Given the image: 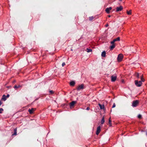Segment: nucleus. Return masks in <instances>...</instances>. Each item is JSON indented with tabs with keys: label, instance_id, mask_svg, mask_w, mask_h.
<instances>
[{
	"label": "nucleus",
	"instance_id": "1",
	"mask_svg": "<svg viewBox=\"0 0 147 147\" xmlns=\"http://www.w3.org/2000/svg\"><path fill=\"white\" fill-rule=\"evenodd\" d=\"M135 85L137 87H140L142 84V81H138L137 80L135 81Z\"/></svg>",
	"mask_w": 147,
	"mask_h": 147
},
{
	"label": "nucleus",
	"instance_id": "2",
	"mask_svg": "<svg viewBox=\"0 0 147 147\" xmlns=\"http://www.w3.org/2000/svg\"><path fill=\"white\" fill-rule=\"evenodd\" d=\"M123 55L122 54H119L117 58V60L118 62H120L122 61L123 58Z\"/></svg>",
	"mask_w": 147,
	"mask_h": 147
},
{
	"label": "nucleus",
	"instance_id": "3",
	"mask_svg": "<svg viewBox=\"0 0 147 147\" xmlns=\"http://www.w3.org/2000/svg\"><path fill=\"white\" fill-rule=\"evenodd\" d=\"M139 103V101L138 100H136L133 101L132 104V106L134 107H136L137 106Z\"/></svg>",
	"mask_w": 147,
	"mask_h": 147
},
{
	"label": "nucleus",
	"instance_id": "4",
	"mask_svg": "<svg viewBox=\"0 0 147 147\" xmlns=\"http://www.w3.org/2000/svg\"><path fill=\"white\" fill-rule=\"evenodd\" d=\"M84 89V85L83 84H81L79 85L77 88V90H80Z\"/></svg>",
	"mask_w": 147,
	"mask_h": 147
},
{
	"label": "nucleus",
	"instance_id": "5",
	"mask_svg": "<svg viewBox=\"0 0 147 147\" xmlns=\"http://www.w3.org/2000/svg\"><path fill=\"white\" fill-rule=\"evenodd\" d=\"M77 102L76 101H72L70 103V107L71 109L74 107V105Z\"/></svg>",
	"mask_w": 147,
	"mask_h": 147
},
{
	"label": "nucleus",
	"instance_id": "6",
	"mask_svg": "<svg viewBox=\"0 0 147 147\" xmlns=\"http://www.w3.org/2000/svg\"><path fill=\"white\" fill-rule=\"evenodd\" d=\"M117 77L116 76H111V81L112 82H115L116 80Z\"/></svg>",
	"mask_w": 147,
	"mask_h": 147
},
{
	"label": "nucleus",
	"instance_id": "7",
	"mask_svg": "<svg viewBox=\"0 0 147 147\" xmlns=\"http://www.w3.org/2000/svg\"><path fill=\"white\" fill-rule=\"evenodd\" d=\"M100 128L101 127L100 126H98L97 127L96 132V135H98L100 132L101 131Z\"/></svg>",
	"mask_w": 147,
	"mask_h": 147
},
{
	"label": "nucleus",
	"instance_id": "8",
	"mask_svg": "<svg viewBox=\"0 0 147 147\" xmlns=\"http://www.w3.org/2000/svg\"><path fill=\"white\" fill-rule=\"evenodd\" d=\"M123 9L122 6H121L119 7H117L116 9V11L118 12L121 11Z\"/></svg>",
	"mask_w": 147,
	"mask_h": 147
},
{
	"label": "nucleus",
	"instance_id": "9",
	"mask_svg": "<svg viewBox=\"0 0 147 147\" xmlns=\"http://www.w3.org/2000/svg\"><path fill=\"white\" fill-rule=\"evenodd\" d=\"M112 9V7H111L107 8L105 9V11L107 13H110V11Z\"/></svg>",
	"mask_w": 147,
	"mask_h": 147
},
{
	"label": "nucleus",
	"instance_id": "10",
	"mask_svg": "<svg viewBox=\"0 0 147 147\" xmlns=\"http://www.w3.org/2000/svg\"><path fill=\"white\" fill-rule=\"evenodd\" d=\"M35 109L32 108L31 109H29L28 111L30 114H32L33 113V112L35 111Z\"/></svg>",
	"mask_w": 147,
	"mask_h": 147
},
{
	"label": "nucleus",
	"instance_id": "11",
	"mask_svg": "<svg viewBox=\"0 0 147 147\" xmlns=\"http://www.w3.org/2000/svg\"><path fill=\"white\" fill-rule=\"evenodd\" d=\"M75 84V82L74 81H72L70 82V84L71 86H74Z\"/></svg>",
	"mask_w": 147,
	"mask_h": 147
},
{
	"label": "nucleus",
	"instance_id": "12",
	"mask_svg": "<svg viewBox=\"0 0 147 147\" xmlns=\"http://www.w3.org/2000/svg\"><path fill=\"white\" fill-rule=\"evenodd\" d=\"M98 105L100 107V108L101 109H104V105H102L100 104H99Z\"/></svg>",
	"mask_w": 147,
	"mask_h": 147
},
{
	"label": "nucleus",
	"instance_id": "13",
	"mask_svg": "<svg viewBox=\"0 0 147 147\" xmlns=\"http://www.w3.org/2000/svg\"><path fill=\"white\" fill-rule=\"evenodd\" d=\"M1 99L4 101H5L6 100V97L5 95H3L1 98Z\"/></svg>",
	"mask_w": 147,
	"mask_h": 147
},
{
	"label": "nucleus",
	"instance_id": "14",
	"mask_svg": "<svg viewBox=\"0 0 147 147\" xmlns=\"http://www.w3.org/2000/svg\"><path fill=\"white\" fill-rule=\"evenodd\" d=\"M106 52L105 51H103L101 54V56L103 57H105L106 56Z\"/></svg>",
	"mask_w": 147,
	"mask_h": 147
},
{
	"label": "nucleus",
	"instance_id": "15",
	"mask_svg": "<svg viewBox=\"0 0 147 147\" xmlns=\"http://www.w3.org/2000/svg\"><path fill=\"white\" fill-rule=\"evenodd\" d=\"M140 79L141 80L140 81H142V82H144L145 81L144 79L143 78V75H142L141 76H140Z\"/></svg>",
	"mask_w": 147,
	"mask_h": 147
},
{
	"label": "nucleus",
	"instance_id": "16",
	"mask_svg": "<svg viewBox=\"0 0 147 147\" xmlns=\"http://www.w3.org/2000/svg\"><path fill=\"white\" fill-rule=\"evenodd\" d=\"M127 13L128 15H131V10H130L129 11H127Z\"/></svg>",
	"mask_w": 147,
	"mask_h": 147
},
{
	"label": "nucleus",
	"instance_id": "17",
	"mask_svg": "<svg viewBox=\"0 0 147 147\" xmlns=\"http://www.w3.org/2000/svg\"><path fill=\"white\" fill-rule=\"evenodd\" d=\"M115 47V45L114 44H112L111 46H110V49L111 50H113Z\"/></svg>",
	"mask_w": 147,
	"mask_h": 147
},
{
	"label": "nucleus",
	"instance_id": "18",
	"mask_svg": "<svg viewBox=\"0 0 147 147\" xmlns=\"http://www.w3.org/2000/svg\"><path fill=\"white\" fill-rule=\"evenodd\" d=\"M14 133L13 135H17V129L16 128L14 129Z\"/></svg>",
	"mask_w": 147,
	"mask_h": 147
},
{
	"label": "nucleus",
	"instance_id": "19",
	"mask_svg": "<svg viewBox=\"0 0 147 147\" xmlns=\"http://www.w3.org/2000/svg\"><path fill=\"white\" fill-rule=\"evenodd\" d=\"M139 74L138 73H136L135 74V76L137 78H139Z\"/></svg>",
	"mask_w": 147,
	"mask_h": 147
},
{
	"label": "nucleus",
	"instance_id": "20",
	"mask_svg": "<svg viewBox=\"0 0 147 147\" xmlns=\"http://www.w3.org/2000/svg\"><path fill=\"white\" fill-rule=\"evenodd\" d=\"M105 122L104 117H103L101 120V124H103Z\"/></svg>",
	"mask_w": 147,
	"mask_h": 147
},
{
	"label": "nucleus",
	"instance_id": "21",
	"mask_svg": "<svg viewBox=\"0 0 147 147\" xmlns=\"http://www.w3.org/2000/svg\"><path fill=\"white\" fill-rule=\"evenodd\" d=\"M86 50H87V52L88 53L92 51V49H89L88 48H87L86 49Z\"/></svg>",
	"mask_w": 147,
	"mask_h": 147
},
{
	"label": "nucleus",
	"instance_id": "22",
	"mask_svg": "<svg viewBox=\"0 0 147 147\" xmlns=\"http://www.w3.org/2000/svg\"><path fill=\"white\" fill-rule=\"evenodd\" d=\"M94 18V17L93 16L90 17L89 18V20L91 21L93 20Z\"/></svg>",
	"mask_w": 147,
	"mask_h": 147
},
{
	"label": "nucleus",
	"instance_id": "23",
	"mask_svg": "<svg viewBox=\"0 0 147 147\" xmlns=\"http://www.w3.org/2000/svg\"><path fill=\"white\" fill-rule=\"evenodd\" d=\"M20 87V85H18V86L15 85L14 86V88L15 89H16L18 88H19Z\"/></svg>",
	"mask_w": 147,
	"mask_h": 147
},
{
	"label": "nucleus",
	"instance_id": "24",
	"mask_svg": "<svg viewBox=\"0 0 147 147\" xmlns=\"http://www.w3.org/2000/svg\"><path fill=\"white\" fill-rule=\"evenodd\" d=\"M120 38L119 37H118L117 38L115 39H114L115 40V41H118L120 40Z\"/></svg>",
	"mask_w": 147,
	"mask_h": 147
},
{
	"label": "nucleus",
	"instance_id": "25",
	"mask_svg": "<svg viewBox=\"0 0 147 147\" xmlns=\"http://www.w3.org/2000/svg\"><path fill=\"white\" fill-rule=\"evenodd\" d=\"M115 42V41L114 39L111 42V43L112 44H114Z\"/></svg>",
	"mask_w": 147,
	"mask_h": 147
},
{
	"label": "nucleus",
	"instance_id": "26",
	"mask_svg": "<svg viewBox=\"0 0 147 147\" xmlns=\"http://www.w3.org/2000/svg\"><path fill=\"white\" fill-rule=\"evenodd\" d=\"M3 111V109L2 108L0 109V113H2V112Z\"/></svg>",
	"mask_w": 147,
	"mask_h": 147
},
{
	"label": "nucleus",
	"instance_id": "27",
	"mask_svg": "<svg viewBox=\"0 0 147 147\" xmlns=\"http://www.w3.org/2000/svg\"><path fill=\"white\" fill-rule=\"evenodd\" d=\"M138 117L139 119H141L142 118V115L140 114L139 115H138Z\"/></svg>",
	"mask_w": 147,
	"mask_h": 147
},
{
	"label": "nucleus",
	"instance_id": "28",
	"mask_svg": "<svg viewBox=\"0 0 147 147\" xmlns=\"http://www.w3.org/2000/svg\"><path fill=\"white\" fill-rule=\"evenodd\" d=\"M115 107V103H114L113 105L112 108H114Z\"/></svg>",
	"mask_w": 147,
	"mask_h": 147
},
{
	"label": "nucleus",
	"instance_id": "29",
	"mask_svg": "<svg viewBox=\"0 0 147 147\" xmlns=\"http://www.w3.org/2000/svg\"><path fill=\"white\" fill-rule=\"evenodd\" d=\"M49 92L51 94H52L53 93V90H50V91H49Z\"/></svg>",
	"mask_w": 147,
	"mask_h": 147
},
{
	"label": "nucleus",
	"instance_id": "30",
	"mask_svg": "<svg viewBox=\"0 0 147 147\" xmlns=\"http://www.w3.org/2000/svg\"><path fill=\"white\" fill-rule=\"evenodd\" d=\"M65 65V62H63L62 64V65L63 67Z\"/></svg>",
	"mask_w": 147,
	"mask_h": 147
},
{
	"label": "nucleus",
	"instance_id": "31",
	"mask_svg": "<svg viewBox=\"0 0 147 147\" xmlns=\"http://www.w3.org/2000/svg\"><path fill=\"white\" fill-rule=\"evenodd\" d=\"M90 108L89 107H87L86 109V110H90Z\"/></svg>",
	"mask_w": 147,
	"mask_h": 147
},
{
	"label": "nucleus",
	"instance_id": "32",
	"mask_svg": "<svg viewBox=\"0 0 147 147\" xmlns=\"http://www.w3.org/2000/svg\"><path fill=\"white\" fill-rule=\"evenodd\" d=\"M9 94H7V96H6V98L9 97Z\"/></svg>",
	"mask_w": 147,
	"mask_h": 147
},
{
	"label": "nucleus",
	"instance_id": "33",
	"mask_svg": "<svg viewBox=\"0 0 147 147\" xmlns=\"http://www.w3.org/2000/svg\"><path fill=\"white\" fill-rule=\"evenodd\" d=\"M111 121L110 119H109V123H111Z\"/></svg>",
	"mask_w": 147,
	"mask_h": 147
},
{
	"label": "nucleus",
	"instance_id": "34",
	"mask_svg": "<svg viewBox=\"0 0 147 147\" xmlns=\"http://www.w3.org/2000/svg\"><path fill=\"white\" fill-rule=\"evenodd\" d=\"M2 102H1V101L0 100V106L2 104Z\"/></svg>",
	"mask_w": 147,
	"mask_h": 147
},
{
	"label": "nucleus",
	"instance_id": "35",
	"mask_svg": "<svg viewBox=\"0 0 147 147\" xmlns=\"http://www.w3.org/2000/svg\"><path fill=\"white\" fill-rule=\"evenodd\" d=\"M108 17H109V18H110L111 17V16L110 15H108Z\"/></svg>",
	"mask_w": 147,
	"mask_h": 147
},
{
	"label": "nucleus",
	"instance_id": "36",
	"mask_svg": "<svg viewBox=\"0 0 147 147\" xmlns=\"http://www.w3.org/2000/svg\"><path fill=\"white\" fill-rule=\"evenodd\" d=\"M108 26V24H107L106 25V27H107Z\"/></svg>",
	"mask_w": 147,
	"mask_h": 147
},
{
	"label": "nucleus",
	"instance_id": "37",
	"mask_svg": "<svg viewBox=\"0 0 147 147\" xmlns=\"http://www.w3.org/2000/svg\"><path fill=\"white\" fill-rule=\"evenodd\" d=\"M122 0H119V1H121Z\"/></svg>",
	"mask_w": 147,
	"mask_h": 147
}]
</instances>
